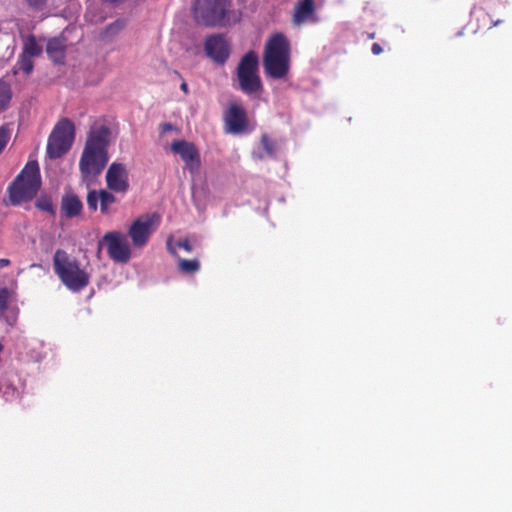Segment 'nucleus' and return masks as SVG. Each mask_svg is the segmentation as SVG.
Returning a JSON list of instances; mask_svg holds the SVG:
<instances>
[{"mask_svg":"<svg viewBox=\"0 0 512 512\" xmlns=\"http://www.w3.org/2000/svg\"><path fill=\"white\" fill-rule=\"evenodd\" d=\"M110 129L104 125L92 128L87 136L79 160L81 181L90 187L102 173L109 161Z\"/></svg>","mask_w":512,"mask_h":512,"instance_id":"1","label":"nucleus"},{"mask_svg":"<svg viewBox=\"0 0 512 512\" xmlns=\"http://www.w3.org/2000/svg\"><path fill=\"white\" fill-rule=\"evenodd\" d=\"M231 6L232 0H194L191 13L199 26L226 27L240 20V14L232 10Z\"/></svg>","mask_w":512,"mask_h":512,"instance_id":"2","label":"nucleus"},{"mask_svg":"<svg viewBox=\"0 0 512 512\" xmlns=\"http://www.w3.org/2000/svg\"><path fill=\"white\" fill-rule=\"evenodd\" d=\"M263 67L266 76L272 79H283L288 75L290 44L282 33L273 35L267 41L264 49Z\"/></svg>","mask_w":512,"mask_h":512,"instance_id":"3","label":"nucleus"},{"mask_svg":"<svg viewBox=\"0 0 512 512\" xmlns=\"http://www.w3.org/2000/svg\"><path fill=\"white\" fill-rule=\"evenodd\" d=\"M53 269L63 285L73 292L83 290L90 282V275L81 268L77 258L65 250L57 249L55 251Z\"/></svg>","mask_w":512,"mask_h":512,"instance_id":"4","label":"nucleus"},{"mask_svg":"<svg viewBox=\"0 0 512 512\" xmlns=\"http://www.w3.org/2000/svg\"><path fill=\"white\" fill-rule=\"evenodd\" d=\"M41 175L38 162L28 161L22 171L8 187L10 202L18 205L32 200L41 188Z\"/></svg>","mask_w":512,"mask_h":512,"instance_id":"5","label":"nucleus"},{"mask_svg":"<svg viewBox=\"0 0 512 512\" xmlns=\"http://www.w3.org/2000/svg\"><path fill=\"white\" fill-rule=\"evenodd\" d=\"M258 71V55L255 51L250 50L242 56L236 71L239 89L244 94L254 95L263 90L262 81Z\"/></svg>","mask_w":512,"mask_h":512,"instance_id":"6","label":"nucleus"},{"mask_svg":"<svg viewBox=\"0 0 512 512\" xmlns=\"http://www.w3.org/2000/svg\"><path fill=\"white\" fill-rule=\"evenodd\" d=\"M75 138V127L68 118L61 119L51 132L47 143V155L57 159L67 153Z\"/></svg>","mask_w":512,"mask_h":512,"instance_id":"7","label":"nucleus"},{"mask_svg":"<svg viewBox=\"0 0 512 512\" xmlns=\"http://www.w3.org/2000/svg\"><path fill=\"white\" fill-rule=\"evenodd\" d=\"M105 245L109 257L116 263H127L131 258V249L126 236L118 231L107 232L98 243V252Z\"/></svg>","mask_w":512,"mask_h":512,"instance_id":"8","label":"nucleus"},{"mask_svg":"<svg viewBox=\"0 0 512 512\" xmlns=\"http://www.w3.org/2000/svg\"><path fill=\"white\" fill-rule=\"evenodd\" d=\"M170 149L180 156L185 163V168L191 174H197L201 167L200 153L194 143L186 140H175L171 143Z\"/></svg>","mask_w":512,"mask_h":512,"instance_id":"9","label":"nucleus"},{"mask_svg":"<svg viewBox=\"0 0 512 512\" xmlns=\"http://www.w3.org/2000/svg\"><path fill=\"white\" fill-rule=\"evenodd\" d=\"M159 217L156 214L145 215L135 220L129 228L128 235L135 247H143L147 244L155 230V223Z\"/></svg>","mask_w":512,"mask_h":512,"instance_id":"10","label":"nucleus"},{"mask_svg":"<svg viewBox=\"0 0 512 512\" xmlns=\"http://www.w3.org/2000/svg\"><path fill=\"white\" fill-rule=\"evenodd\" d=\"M204 49L207 56L218 64H224L230 55L229 44L222 35L207 37Z\"/></svg>","mask_w":512,"mask_h":512,"instance_id":"11","label":"nucleus"},{"mask_svg":"<svg viewBox=\"0 0 512 512\" xmlns=\"http://www.w3.org/2000/svg\"><path fill=\"white\" fill-rule=\"evenodd\" d=\"M107 187L118 193H125L129 189L128 173L124 164L112 163L106 173Z\"/></svg>","mask_w":512,"mask_h":512,"instance_id":"12","label":"nucleus"},{"mask_svg":"<svg viewBox=\"0 0 512 512\" xmlns=\"http://www.w3.org/2000/svg\"><path fill=\"white\" fill-rule=\"evenodd\" d=\"M225 123L227 126V131L230 133L237 134L244 131L247 124L245 110L239 105H231L226 111Z\"/></svg>","mask_w":512,"mask_h":512,"instance_id":"13","label":"nucleus"},{"mask_svg":"<svg viewBox=\"0 0 512 512\" xmlns=\"http://www.w3.org/2000/svg\"><path fill=\"white\" fill-rule=\"evenodd\" d=\"M66 44L62 38H52L48 41L46 52L49 58L56 64H62L65 59Z\"/></svg>","mask_w":512,"mask_h":512,"instance_id":"14","label":"nucleus"},{"mask_svg":"<svg viewBox=\"0 0 512 512\" xmlns=\"http://www.w3.org/2000/svg\"><path fill=\"white\" fill-rule=\"evenodd\" d=\"M315 11L313 0H301L297 3L293 15V22L301 25L307 22Z\"/></svg>","mask_w":512,"mask_h":512,"instance_id":"15","label":"nucleus"},{"mask_svg":"<svg viewBox=\"0 0 512 512\" xmlns=\"http://www.w3.org/2000/svg\"><path fill=\"white\" fill-rule=\"evenodd\" d=\"M83 205L80 199L74 194L64 195L61 202V209L67 218L78 216Z\"/></svg>","mask_w":512,"mask_h":512,"instance_id":"16","label":"nucleus"},{"mask_svg":"<svg viewBox=\"0 0 512 512\" xmlns=\"http://www.w3.org/2000/svg\"><path fill=\"white\" fill-rule=\"evenodd\" d=\"M42 51V46L37 43L34 35L30 34L25 38L21 52L22 54L30 57H37L41 55Z\"/></svg>","mask_w":512,"mask_h":512,"instance_id":"17","label":"nucleus"},{"mask_svg":"<svg viewBox=\"0 0 512 512\" xmlns=\"http://www.w3.org/2000/svg\"><path fill=\"white\" fill-rule=\"evenodd\" d=\"M0 393L7 401L14 400L18 397V389L7 376L0 381Z\"/></svg>","mask_w":512,"mask_h":512,"instance_id":"18","label":"nucleus"},{"mask_svg":"<svg viewBox=\"0 0 512 512\" xmlns=\"http://www.w3.org/2000/svg\"><path fill=\"white\" fill-rule=\"evenodd\" d=\"M12 99V89L8 82L0 79V113L5 111Z\"/></svg>","mask_w":512,"mask_h":512,"instance_id":"19","label":"nucleus"},{"mask_svg":"<svg viewBox=\"0 0 512 512\" xmlns=\"http://www.w3.org/2000/svg\"><path fill=\"white\" fill-rule=\"evenodd\" d=\"M99 198H100L101 213L107 214L109 206L116 202V197L112 193H110L106 190H100Z\"/></svg>","mask_w":512,"mask_h":512,"instance_id":"20","label":"nucleus"},{"mask_svg":"<svg viewBox=\"0 0 512 512\" xmlns=\"http://www.w3.org/2000/svg\"><path fill=\"white\" fill-rule=\"evenodd\" d=\"M33 57L20 54L16 63V67L25 74H30L33 71L34 64H33Z\"/></svg>","mask_w":512,"mask_h":512,"instance_id":"21","label":"nucleus"},{"mask_svg":"<svg viewBox=\"0 0 512 512\" xmlns=\"http://www.w3.org/2000/svg\"><path fill=\"white\" fill-rule=\"evenodd\" d=\"M0 317L5 320L9 326H13L18 318V309L13 306H9L0 310Z\"/></svg>","mask_w":512,"mask_h":512,"instance_id":"22","label":"nucleus"},{"mask_svg":"<svg viewBox=\"0 0 512 512\" xmlns=\"http://www.w3.org/2000/svg\"><path fill=\"white\" fill-rule=\"evenodd\" d=\"M179 269L183 273H194L200 269V263L196 259L187 260L180 259L179 260Z\"/></svg>","mask_w":512,"mask_h":512,"instance_id":"23","label":"nucleus"},{"mask_svg":"<svg viewBox=\"0 0 512 512\" xmlns=\"http://www.w3.org/2000/svg\"><path fill=\"white\" fill-rule=\"evenodd\" d=\"M124 27V23L121 20H116L115 22L109 24L105 30L103 31V37H113L117 35Z\"/></svg>","mask_w":512,"mask_h":512,"instance_id":"24","label":"nucleus"},{"mask_svg":"<svg viewBox=\"0 0 512 512\" xmlns=\"http://www.w3.org/2000/svg\"><path fill=\"white\" fill-rule=\"evenodd\" d=\"M36 207L44 212L54 213L52 200L48 196H41L36 201Z\"/></svg>","mask_w":512,"mask_h":512,"instance_id":"25","label":"nucleus"},{"mask_svg":"<svg viewBox=\"0 0 512 512\" xmlns=\"http://www.w3.org/2000/svg\"><path fill=\"white\" fill-rule=\"evenodd\" d=\"M261 144L266 151L267 155L274 157L276 154V144L266 134L261 137Z\"/></svg>","mask_w":512,"mask_h":512,"instance_id":"26","label":"nucleus"},{"mask_svg":"<svg viewBox=\"0 0 512 512\" xmlns=\"http://www.w3.org/2000/svg\"><path fill=\"white\" fill-rule=\"evenodd\" d=\"M98 201H100L99 192L96 190L89 191L87 195V205L89 210L93 212L96 211L98 208Z\"/></svg>","mask_w":512,"mask_h":512,"instance_id":"27","label":"nucleus"},{"mask_svg":"<svg viewBox=\"0 0 512 512\" xmlns=\"http://www.w3.org/2000/svg\"><path fill=\"white\" fill-rule=\"evenodd\" d=\"M10 291L7 288L0 289V310L9 307Z\"/></svg>","mask_w":512,"mask_h":512,"instance_id":"28","label":"nucleus"},{"mask_svg":"<svg viewBox=\"0 0 512 512\" xmlns=\"http://www.w3.org/2000/svg\"><path fill=\"white\" fill-rule=\"evenodd\" d=\"M9 140V131L5 127H0V153L4 150Z\"/></svg>","mask_w":512,"mask_h":512,"instance_id":"29","label":"nucleus"},{"mask_svg":"<svg viewBox=\"0 0 512 512\" xmlns=\"http://www.w3.org/2000/svg\"><path fill=\"white\" fill-rule=\"evenodd\" d=\"M26 2L34 9L41 10L46 5L47 0H26Z\"/></svg>","mask_w":512,"mask_h":512,"instance_id":"30","label":"nucleus"},{"mask_svg":"<svg viewBox=\"0 0 512 512\" xmlns=\"http://www.w3.org/2000/svg\"><path fill=\"white\" fill-rule=\"evenodd\" d=\"M177 246L179 248L184 249L187 252H191L193 250L192 245L190 244V242L187 239L178 241Z\"/></svg>","mask_w":512,"mask_h":512,"instance_id":"31","label":"nucleus"},{"mask_svg":"<svg viewBox=\"0 0 512 512\" xmlns=\"http://www.w3.org/2000/svg\"><path fill=\"white\" fill-rule=\"evenodd\" d=\"M371 51L374 55H379L380 53H382L383 49L381 47L380 44L378 43H373L372 44V47H371Z\"/></svg>","mask_w":512,"mask_h":512,"instance_id":"32","label":"nucleus"},{"mask_svg":"<svg viewBox=\"0 0 512 512\" xmlns=\"http://www.w3.org/2000/svg\"><path fill=\"white\" fill-rule=\"evenodd\" d=\"M173 129V125L171 123H163L161 125V132L166 133L167 131H171Z\"/></svg>","mask_w":512,"mask_h":512,"instance_id":"33","label":"nucleus"},{"mask_svg":"<svg viewBox=\"0 0 512 512\" xmlns=\"http://www.w3.org/2000/svg\"><path fill=\"white\" fill-rule=\"evenodd\" d=\"M10 265V260L6 258L0 259V268H4Z\"/></svg>","mask_w":512,"mask_h":512,"instance_id":"34","label":"nucleus"},{"mask_svg":"<svg viewBox=\"0 0 512 512\" xmlns=\"http://www.w3.org/2000/svg\"><path fill=\"white\" fill-rule=\"evenodd\" d=\"M181 90L184 92V93H188V85L186 82H183L180 86Z\"/></svg>","mask_w":512,"mask_h":512,"instance_id":"35","label":"nucleus"},{"mask_svg":"<svg viewBox=\"0 0 512 512\" xmlns=\"http://www.w3.org/2000/svg\"><path fill=\"white\" fill-rule=\"evenodd\" d=\"M169 251H170L172 254H175V249H174V248L169 247Z\"/></svg>","mask_w":512,"mask_h":512,"instance_id":"36","label":"nucleus"},{"mask_svg":"<svg viewBox=\"0 0 512 512\" xmlns=\"http://www.w3.org/2000/svg\"><path fill=\"white\" fill-rule=\"evenodd\" d=\"M2 349H3V346L0 344V352L2 351Z\"/></svg>","mask_w":512,"mask_h":512,"instance_id":"37","label":"nucleus"}]
</instances>
